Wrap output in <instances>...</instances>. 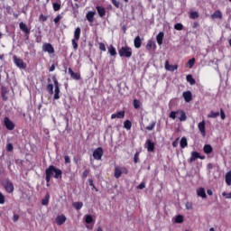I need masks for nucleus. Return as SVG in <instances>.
Returning <instances> with one entry per match:
<instances>
[{"label": "nucleus", "instance_id": "nucleus-1", "mask_svg": "<svg viewBox=\"0 0 231 231\" xmlns=\"http://www.w3.org/2000/svg\"><path fill=\"white\" fill-rule=\"evenodd\" d=\"M51 178H55V180L62 179V170L55 167L54 165H50L45 170V180L47 183L51 181Z\"/></svg>", "mask_w": 231, "mask_h": 231}, {"label": "nucleus", "instance_id": "nucleus-2", "mask_svg": "<svg viewBox=\"0 0 231 231\" xmlns=\"http://www.w3.org/2000/svg\"><path fill=\"white\" fill-rule=\"evenodd\" d=\"M176 115L180 120V122H185L187 120V114L185 113V111L179 109L177 111H171L169 115V116L172 119V120H176Z\"/></svg>", "mask_w": 231, "mask_h": 231}, {"label": "nucleus", "instance_id": "nucleus-3", "mask_svg": "<svg viewBox=\"0 0 231 231\" xmlns=\"http://www.w3.org/2000/svg\"><path fill=\"white\" fill-rule=\"evenodd\" d=\"M118 53L120 57L131 59V57H133V49L129 46H123L118 50Z\"/></svg>", "mask_w": 231, "mask_h": 231}, {"label": "nucleus", "instance_id": "nucleus-4", "mask_svg": "<svg viewBox=\"0 0 231 231\" xmlns=\"http://www.w3.org/2000/svg\"><path fill=\"white\" fill-rule=\"evenodd\" d=\"M52 80L54 83V96L53 100H59L60 98V88L59 87V80H57V77L53 76Z\"/></svg>", "mask_w": 231, "mask_h": 231}, {"label": "nucleus", "instance_id": "nucleus-5", "mask_svg": "<svg viewBox=\"0 0 231 231\" xmlns=\"http://www.w3.org/2000/svg\"><path fill=\"white\" fill-rule=\"evenodd\" d=\"M13 60H14L15 66H17V68H19L20 69H26V63H24L23 59L14 55V56H13Z\"/></svg>", "mask_w": 231, "mask_h": 231}, {"label": "nucleus", "instance_id": "nucleus-6", "mask_svg": "<svg viewBox=\"0 0 231 231\" xmlns=\"http://www.w3.org/2000/svg\"><path fill=\"white\" fill-rule=\"evenodd\" d=\"M198 159L205 160V155H201L198 152H191V156L188 159V163H193V162H196Z\"/></svg>", "mask_w": 231, "mask_h": 231}, {"label": "nucleus", "instance_id": "nucleus-7", "mask_svg": "<svg viewBox=\"0 0 231 231\" xmlns=\"http://www.w3.org/2000/svg\"><path fill=\"white\" fill-rule=\"evenodd\" d=\"M104 156V148L102 147H97L96 150L93 152V158L94 160H102V157Z\"/></svg>", "mask_w": 231, "mask_h": 231}, {"label": "nucleus", "instance_id": "nucleus-8", "mask_svg": "<svg viewBox=\"0 0 231 231\" xmlns=\"http://www.w3.org/2000/svg\"><path fill=\"white\" fill-rule=\"evenodd\" d=\"M4 125L8 131H14L15 129V124L9 117L4 118Z\"/></svg>", "mask_w": 231, "mask_h": 231}, {"label": "nucleus", "instance_id": "nucleus-9", "mask_svg": "<svg viewBox=\"0 0 231 231\" xmlns=\"http://www.w3.org/2000/svg\"><path fill=\"white\" fill-rule=\"evenodd\" d=\"M19 28H20V30H22L23 32V33L25 34V37L28 41V39H30V29L28 28V25H26V23H24L23 22H21L19 23Z\"/></svg>", "mask_w": 231, "mask_h": 231}, {"label": "nucleus", "instance_id": "nucleus-10", "mask_svg": "<svg viewBox=\"0 0 231 231\" xmlns=\"http://www.w3.org/2000/svg\"><path fill=\"white\" fill-rule=\"evenodd\" d=\"M3 186L8 194H12V192H14V183L12 181L6 180L5 182L3 183Z\"/></svg>", "mask_w": 231, "mask_h": 231}, {"label": "nucleus", "instance_id": "nucleus-11", "mask_svg": "<svg viewBox=\"0 0 231 231\" xmlns=\"http://www.w3.org/2000/svg\"><path fill=\"white\" fill-rule=\"evenodd\" d=\"M42 50L47 53H55V49L53 48V45H51V43L43 44Z\"/></svg>", "mask_w": 231, "mask_h": 231}, {"label": "nucleus", "instance_id": "nucleus-12", "mask_svg": "<svg viewBox=\"0 0 231 231\" xmlns=\"http://www.w3.org/2000/svg\"><path fill=\"white\" fill-rule=\"evenodd\" d=\"M146 50L148 51H154L156 50V42H154L152 40H149L146 44Z\"/></svg>", "mask_w": 231, "mask_h": 231}, {"label": "nucleus", "instance_id": "nucleus-13", "mask_svg": "<svg viewBox=\"0 0 231 231\" xmlns=\"http://www.w3.org/2000/svg\"><path fill=\"white\" fill-rule=\"evenodd\" d=\"M164 68L166 71H176V69H178V65H171L169 64V60H166Z\"/></svg>", "mask_w": 231, "mask_h": 231}, {"label": "nucleus", "instance_id": "nucleus-14", "mask_svg": "<svg viewBox=\"0 0 231 231\" xmlns=\"http://www.w3.org/2000/svg\"><path fill=\"white\" fill-rule=\"evenodd\" d=\"M115 118H119V119L125 118V111L123 110V111L117 112L116 114H112L111 120H115Z\"/></svg>", "mask_w": 231, "mask_h": 231}, {"label": "nucleus", "instance_id": "nucleus-15", "mask_svg": "<svg viewBox=\"0 0 231 231\" xmlns=\"http://www.w3.org/2000/svg\"><path fill=\"white\" fill-rule=\"evenodd\" d=\"M182 97L185 102H192V92L189 90L183 92Z\"/></svg>", "mask_w": 231, "mask_h": 231}, {"label": "nucleus", "instance_id": "nucleus-16", "mask_svg": "<svg viewBox=\"0 0 231 231\" xmlns=\"http://www.w3.org/2000/svg\"><path fill=\"white\" fill-rule=\"evenodd\" d=\"M69 74L73 80H80V73H75L71 68H69Z\"/></svg>", "mask_w": 231, "mask_h": 231}, {"label": "nucleus", "instance_id": "nucleus-17", "mask_svg": "<svg viewBox=\"0 0 231 231\" xmlns=\"http://www.w3.org/2000/svg\"><path fill=\"white\" fill-rule=\"evenodd\" d=\"M96 14L97 13L93 12V11L88 12L87 14H86L87 21H88V23H93V21H95V14Z\"/></svg>", "mask_w": 231, "mask_h": 231}, {"label": "nucleus", "instance_id": "nucleus-18", "mask_svg": "<svg viewBox=\"0 0 231 231\" xmlns=\"http://www.w3.org/2000/svg\"><path fill=\"white\" fill-rule=\"evenodd\" d=\"M96 10L99 15V17H106V8L104 6L97 5Z\"/></svg>", "mask_w": 231, "mask_h": 231}, {"label": "nucleus", "instance_id": "nucleus-19", "mask_svg": "<svg viewBox=\"0 0 231 231\" xmlns=\"http://www.w3.org/2000/svg\"><path fill=\"white\" fill-rule=\"evenodd\" d=\"M64 223H66V216L60 215L56 217V224L58 226L64 225Z\"/></svg>", "mask_w": 231, "mask_h": 231}, {"label": "nucleus", "instance_id": "nucleus-20", "mask_svg": "<svg viewBox=\"0 0 231 231\" xmlns=\"http://www.w3.org/2000/svg\"><path fill=\"white\" fill-rule=\"evenodd\" d=\"M198 127L200 132V134H202V136H205L206 134L205 121L199 123Z\"/></svg>", "mask_w": 231, "mask_h": 231}, {"label": "nucleus", "instance_id": "nucleus-21", "mask_svg": "<svg viewBox=\"0 0 231 231\" xmlns=\"http://www.w3.org/2000/svg\"><path fill=\"white\" fill-rule=\"evenodd\" d=\"M197 196L205 199L207 198V192L205 191V188H199V189H197Z\"/></svg>", "mask_w": 231, "mask_h": 231}, {"label": "nucleus", "instance_id": "nucleus-22", "mask_svg": "<svg viewBox=\"0 0 231 231\" xmlns=\"http://www.w3.org/2000/svg\"><path fill=\"white\" fill-rule=\"evenodd\" d=\"M163 32H160L156 36V41L159 46H162L163 44V37H164Z\"/></svg>", "mask_w": 231, "mask_h": 231}, {"label": "nucleus", "instance_id": "nucleus-23", "mask_svg": "<svg viewBox=\"0 0 231 231\" xmlns=\"http://www.w3.org/2000/svg\"><path fill=\"white\" fill-rule=\"evenodd\" d=\"M134 48L140 49L142 48V39L140 36H136L134 40Z\"/></svg>", "mask_w": 231, "mask_h": 231}, {"label": "nucleus", "instance_id": "nucleus-24", "mask_svg": "<svg viewBox=\"0 0 231 231\" xmlns=\"http://www.w3.org/2000/svg\"><path fill=\"white\" fill-rule=\"evenodd\" d=\"M147 143V151L148 152H154V143H152L150 139L146 141Z\"/></svg>", "mask_w": 231, "mask_h": 231}, {"label": "nucleus", "instance_id": "nucleus-25", "mask_svg": "<svg viewBox=\"0 0 231 231\" xmlns=\"http://www.w3.org/2000/svg\"><path fill=\"white\" fill-rule=\"evenodd\" d=\"M212 19H223V13L219 10H217L214 12V14H211Z\"/></svg>", "mask_w": 231, "mask_h": 231}, {"label": "nucleus", "instance_id": "nucleus-26", "mask_svg": "<svg viewBox=\"0 0 231 231\" xmlns=\"http://www.w3.org/2000/svg\"><path fill=\"white\" fill-rule=\"evenodd\" d=\"M122 176V168L120 166L115 167V178L118 180Z\"/></svg>", "mask_w": 231, "mask_h": 231}, {"label": "nucleus", "instance_id": "nucleus-27", "mask_svg": "<svg viewBox=\"0 0 231 231\" xmlns=\"http://www.w3.org/2000/svg\"><path fill=\"white\" fill-rule=\"evenodd\" d=\"M203 151H204L205 154H210V153H212V151H214V149L212 148V145L206 144L203 147Z\"/></svg>", "mask_w": 231, "mask_h": 231}, {"label": "nucleus", "instance_id": "nucleus-28", "mask_svg": "<svg viewBox=\"0 0 231 231\" xmlns=\"http://www.w3.org/2000/svg\"><path fill=\"white\" fill-rule=\"evenodd\" d=\"M75 41H80V27H77L74 31Z\"/></svg>", "mask_w": 231, "mask_h": 231}, {"label": "nucleus", "instance_id": "nucleus-29", "mask_svg": "<svg viewBox=\"0 0 231 231\" xmlns=\"http://www.w3.org/2000/svg\"><path fill=\"white\" fill-rule=\"evenodd\" d=\"M226 183L228 187L231 185V171L226 173Z\"/></svg>", "mask_w": 231, "mask_h": 231}, {"label": "nucleus", "instance_id": "nucleus-30", "mask_svg": "<svg viewBox=\"0 0 231 231\" xmlns=\"http://www.w3.org/2000/svg\"><path fill=\"white\" fill-rule=\"evenodd\" d=\"M189 143L187 142V137H182L180 139V148L185 149V147H188Z\"/></svg>", "mask_w": 231, "mask_h": 231}, {"label": "nucleus", "instance_id": "nucleus-31", "mask_svg": "<svg viewBox=\"0 0 231 231\" xmlns=\"http://www.w3.org/2000/svg\"><path fill=\"white\" fill-rule=\"evenodd\" d=\"M186 79H187V82H189L190 84V86H194V84H196V79H194V78L190 74H189L186 77Z\"/></svg>", "mask_w": 231, "mask_h": 231}, {"label": "nucleus", "instance_id": "nucleus-32", "mask_svg": "<svg viewBox=\"0 0 231 231\" xmlns=\"http://www.w3.org/2000/svg\"><path fill=\"white\" fill-rule=\"evenodd\" d=\"M194 64H196V59L192 58L189 60V61L186 63L187 68L192 69L194 68Z\"/></svg>", "mask_w": 231, "mask_h": 231}, {"label": "nucleus", "instance_id": "nucleus-33", "mask_svg": "<svg viewBox=\"0 0 231 231\" xmlns=\"http://www.w3.org/2000/svg\"><path fill=\"white\" fill-rule=\"evenodd\" d=\"M108 53L111 55V57L116 56V49L113 45H110L108 48Z\"/></svg>", "mask_w": 231, "mask_h": 231}, {"label": "nucleus", "instance_id": "nucleus-34", "mask_svg": "<svg viewBox=\"0 0 231 231\" xmlns=\"http://www.w3.org/2000/svg\"><path fill=\"white\" fill-rule=\"evenodd\" d=\"M50 203V193H47L46 196L42 199V205L46 206Z\"/></svg>", "mask_w": 231, "mask_h": 231}, {"label": "nucleus", "instance_id": "nucleus-35", "mask_svg": "<svg viewBox=\"0 0 231 231\" xmlns=\"http://www.w3.org/2000/svg\"><path fill=\"white\" fill-rule=\"evenodd\" d=\"M124 127L127 131H130L131 127H133V123H131L130 120H125V123H124Z\"/></svg>", "mask_w": 231, "mask_h": 231}, {"label": "nucleus", "instance_id": "nucleus-36", "mask_svg": "<svg viewBox=\"0 0 231 231\" xmlns=\"http://www.w3.org/2000/svg\"><path fill=\"white\" fill-rule=\"evenodd\" d=\"M199 17V13L196 11H191L189 13V19H198Z\"/></svg>", "mask_w": 231, "mask_h": 231}, {"label": "nucleus", "instance_id": "nucleus-37", "mask_svg": "<svg viewBox=\"0 0 231 231\" xmlns=\"http://www.w3.org/2000/svg\"><path fill=\"white\" fill-rule=\"evenodd\" d=\"M73 207H74V208H76V210H80V208H82V207H84V203H82V202H74Z\"/></svg>", "mask_w": 231, "mask_h": 231}, {"label": "nucleus", "instance_id": "nucleus-38", "mask_svg": "<svg viewBox=\"0 0 231 231\" xmlns=\"http://www.w3.org/2000/svg\"><path fill=\"white\" fill-rule=\"evenodd\" d=\"M217 116H219V112L211 111V112L208 115V118H217Z\"/></svg>", "mask_w": 231, "mask_h": 231}, {"label": "nucleus", "instance_id": "nucleus-39", "mask_svg": "<svg viewBox=\"0 0 231 231\" xmlns=\"http://www.w3.org/2000/svg\"><path fill=\"white\" fill-rule=\"evenodd\" d=\"M85 223H87V225H91V223H93V217H91V215H87L85 217Z\"/></svg>", "mask_w": 231, "mask_h": 231}, {"label": "nucleus", "instance_id": "nucleus-40", "mask_svg": "<svg viewBox=\"0 0 231 231\" xmlns=\"http://www.w3.org/2000/svg\"><path fill=\"white\" fill-rule=\"evenodd\" d=\"M154 127H156V121H152L151 123V125H149L148 126H146V130L147 131H152L154 129Z\"/></svg>", "mask_w": 231, "mask_h": 231}, {"label": "nucleus", "instance_id": "nucleus-41", "mask_svg": "<svg viewBox=\"0 0 231 231\" xmlns=\"http://www.w3.org/2000/svg\"><path fill=\"white\" fill-rule=\"evenodd\" d=\"M140 106H142V103H140V100L134 99V109H140Z\"/></svg>", "mask_w": 231, "mask_h": 231}, {"label": "nucleus", "instance_id": "nucleus-42", "mask_svg": "<svg viewBox=\"0 0 231 231\" xmlns=\"http://www.w3.org/2000/svg\"><path fill=\"white\" fill-rule=\"evenodd\" d=\"M140 152H136L134 155V162L138 163L140 162Z\"/></svg>", "mask_w": 231, "mask_h": 231}, {"label": "nucleus", "instance_id": "nucleus-43", "mask_svg": "<svg viewBox=\"0 0 231 231\" xmlns=\"http://www.w3.org/2000/svg\"><path fill=\"white\" fill-rule=\"evenodd\" d=\"M54 12H59L60 10V3H53L52 4Z\"/></svg>", "mask_w": 231, "mask_h": 231}, {"label": "nucleus", "instance_id": "nucleus-44", "mask_svg": "<svg viewBox=\"0 0 231 231\" xmlns=\"http://www.w3.org/2000/svg\"><path fill=\"white\" fill-rule=\"evenodd\" d=\"M174 29L177 30L178 32H181V30H183V24L182 23H176L174 25Z\"/></svg>", "mask_w": 231, "mask_h": 231}, {"label": "nucleus", "instance_id": "nucleus-45", "mask_svg": "<svg viewBox=\"0 0 231 231\" xmlns=\"http://www.w3.org/2000/svg\"><path fill=\"white\" fill-rule=\"evenodd\" d=\"M6 151H7L8 152H12V151H14V144H12V143H7V145H6Z\"/></svg>", "mask_w": 231, "mask_h": 231}, {"label": "nucleus", "instance_id": "nucleus-46", "mask_svg": "<svg viewBox=\"0 0 231 231\" xmlns=\"http://www.w3.org/2000/svg\"><path fill=\"white\" fill-rule=\"evenodd\" d=\"M72 46L75 51H77V50H79V43L77 42V40L73 39L72 40Z\"/></svg>", "mask_w": 231, "mask_h": 231}, {"label": "nucleus", "instance_id": "nucleus-47", "mask_svg": "<svg viewBox=\"0 0 231 231\" xmlns=\"http://www.w3.org/2000/svg\"><path fill=\"white\" fill-rule=\"evenodd\" d=\"M176 223H183V217L181 215H179L175 218Z\"/></svg>", "mask_w": 231, "mask_h": 231}, {"label": "nucleus", "instance_id": "nucleus-48", "mask_svg": "<svg viewBox=\"0 0 231 231\" xmlns=\"http://www.w3.org/2000/svg\"><path fill=\"white\" fill-rule=\"evenodd\" d=\"M219 115L221 120H225V118H226V115H225V110H223V108L220 109Z\"/></svg>", "mask_w": 231, "mask_h": 231}, {"label": "nucleus", "instance_id": "nucleus-49", "mask_svg": "<svg viewBox=\"0 0 231 231\" xmlns=\"http://www.w3.org/2000/svg\"><path fill=\"white\" fill-rule=\"evenodd\" d=\"M40 21L42 23H46V21H48V16L44 15V14H41L39 17Z\"/></svg>", "mask_w": 231, "mask_h": 231}, {"label": "nucleus", "instance_id": "nucleus-50", "mask_svg": "<svg viewBox=\"0 0 231 231\" xmlns=\"http://www.w3.org/2000/svg\"><path fill=\"white\" fill-rule=\"evenodd\" d=\"M47 89L49 90L50 95H53V84H49Z\"/></svg>", "mask_w": 231, "mask_h": 231}, {"label": "nucleus", "instance_id": "nucleus-51", "mask_svg": "<svg viewBox=\"0 0 231 231\" xmlns=\"http://www.w3.org/2000/svg\"><path fill=\"white\" fill-rule=\"evenodd\" d=\"M60 19H62V16L60 14H58L55 18H54V23L55 24H59Z\"/></svg>", "mask_w": 231, "mask_h": 231}, {"label": "nucleus", "instance_id": "nucleus-52", "mask_svg": "<svg viewBox=\"0 0 231 231\" xmlns=\"http://www.w3.org/2000/svg\"><path fill=\"white\" fill-rule=\"evenodd\" d=\"M112 1V5H114V6H116V8H120V2L116 1V0H111Z\"/></svg>", "mask_w": 231, "mask_h": 231}, {"label": "nucleus", "instance_id": "nucleus-53", "mask_svg": "<svg viewBox=\"0 0 231 231\" xmlns=\"http://www.w3.org/2000/svg\"><path fill=\"white\" fill-rule=\"evenodd\" d=\"M99 50L101 51H106V44H104V42H99Z\"/></svg>", "mask_w": 231, "mask_h": 231}, {"label": "nucleus", "instance_id": "nucleus-54", "mask_svg": "<svg viewBox=\"0 0 231 231\" xmlns=\"http://www.w3.org/2000/svg\"><path fill=\"white\" fill-rule=\"evenodd\" d=\"M185 207L186 210H192V202H187Z\"/></svg>", "mask_w": 231, "mask_h": 231}, {"label": "nucleus", "instance_id": "nucleus-55", "mask_svg": "<svg viewBox=\"0 0 231 231\" xmlns=\"http://www.w3.org/2000/svg\"><path fill=\"white\" fill-rule=\"evenodd\" d=\"M5 195H3L2 192H0V205H5Z\"/></svg>", "mask_w": 231, "mask_h": 231}, {"label": "nucleus", "instance_id": "nucleus-56", "mask_svg": "<svg viewBox=\"0 0 231 231\" xmlns=\"http://www.w3.org/2000/svg\"><path fill=\"white\" fill-rule=\"evenodd\" d=\"M89 176V170H85L82 174V178L86 179Z\"/></svg>", "mask_w": 231, "mask_h": 231}, {"label": "nucleus", "instance_id": "nucleus-57", "mask_svg": "<svg viewBox=\"0 0 231 231\" xmlns=\"http://www.w3.org/2000/svg\"><path fill=\"white\" fill-rule=\"evenodd\" d=\"M88 184L90 187H93V189H95L97 191H98V189L97 188H95V184L93 183V179L88 180Z\"/></svg>", "mask_w": 231, "mask_h": 231}, {"label": "nucleus", "instance_id": "nucleus-58", "mask_svg": "<svg viewBox=\"0 0 231 231\" xmlns=\"http://www.w3.org/2000/svg\"><path fill=\"white\" fill-rule=\"evenodd\" d=\"M64 160H65L66 165H68V163H71V159H69V156L66 155L64 157Z\"/></svg>", "mask_w": 231, "mask_h": 231}, {"label": "nucleus", "instance_id": "nucleus-59", "mask_svg": "<svg viewBox=\"0 0 231 231\" xmlns=\"http://www.w3.org/2000/svg\"><path fill=\"white\" fill-rule=\"evenodd\" d=\"M13 221H14V223H17V221H19V215L14 214V216H13Z\"/></svg>", "mask_w": 231, "mask_h": 231}, {"label": "nucleus", "instance_id": "nucleus-60", "mask_svg": "<svg viewBox=\"0 0 231 231\" xmlns=\"http://www.w3.org/2000/svg\"><path fill=\"white\" fill-rule=\"evenodd\" d=\"M121 172L122 174H129V171L125 167L121 168Z\"/></svg>", "mask_w": 231, "mask_h": 231}, {"label": "nucleus", "instance_id": "nucleus-61", "mask_svg": "<svg viewBox=\"0 0 231 231\" xmlns=\"http://www.w3.org/2000/svg\"><path fill=\"white\" fill-rule=\"evenodd\" d=\"M137 189H139V190H143V189H145V182H142L140 185H138Z\"/></svg>", "mask_w": 231, "mask_h": 231}, {"label": "nucleus", "instance_id": "nucleus-62", "mask_svg": "<svg viewBox=\"0 0 231 231\" xmlns=\"http://www.w3.org/2000/svg\"><path fill=\"white\" fill-rule=\"evenodd\" d=\"M198 26H199V23L195 22V23H192L193 30H196V28H198Z\"/></svg>", "mask_w": 231, "mask_h": 231}, {"label": "nucleus", "instance_id": "nucleus-63", "mask_svg": "<svg viewBox=\"0 0 231 231\" xmlns=\"http://www.w3.org/2000/svg\"><path fill=\"white\" fill-rule=\"evenodd\" d=\"M71 6L73 10H79V4H75V5L71 4Z\"/></svg>", "mask_w": 231, "mask_h": 231}, {"label": "nucleus", "instance_id": "nucleus-64", "mask_svg": "<svg viewBox=\"0 0 231 231\" xmlns=\"http://www.w3.org/2000/svg\"><path fill=\"white\" fill-rule=\"evenodd\" d=\"M49 71H55V64H52L50 69H49Z\"/></svg>", "mask_w": 231, "mask_h": 231}]
</instances>
